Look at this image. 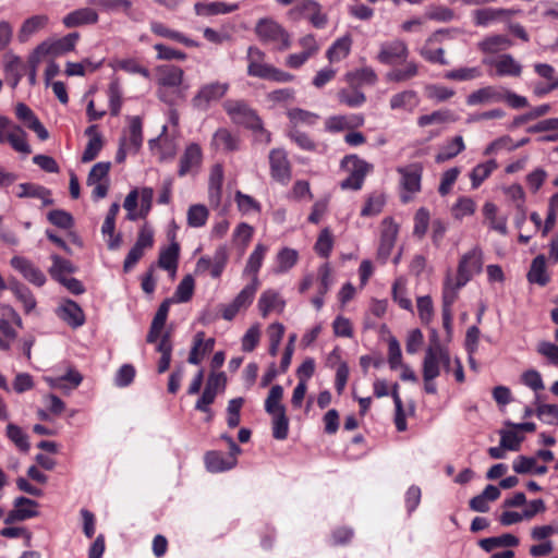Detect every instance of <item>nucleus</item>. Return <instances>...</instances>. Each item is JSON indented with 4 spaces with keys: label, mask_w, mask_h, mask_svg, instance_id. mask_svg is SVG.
I'll return each instance as SVG.
<instances>
[{
    "label": "nucleus",
    "mask_w": 558,
    "mask_h": 558,
    "mask_svg": "<svg viewBox=\"0 0 558 558\" xmlns=\"http://www.w3.org/2000/svg\"><path fill=\"white\" fill-rule=\"evenodd\" d=\"M424 167L421 162H412L403 167L397 168L400 174V185L403 190L401 201L408 203L413 195L421 191V181Z\"/></svg>",
    "instance_id": "obj_5"
},
{
    "label": "nucleus",
    "mask_w": 558,
    "mask_h": 558,
    "mask_svg": "<svg viewBox=\"0 0 558 558\" xmlns=\"http://www.w3.org/2000/svg\"><path fill=\"white\" fill-rule=\"evenodd\" d=\"M502 101V88L496 86H484L466 97L468 106L490 105Z\"/></svg>",
    "instance_id": "obj_19"
},
{
    "label": "nucleus",
    "mask_w": 558,
    "mask_h": 558,
    "mask_svg": "<svg viewBox=\"0 0 558 558\" xmlns=\"http://www.w3.org/2000/svg\"><path fill=\"white\" fill-rule=\"evenodd\" d=\"M7 143H9L17 153L24 155H29L32 153L31 146L26 142V133L19 125L11 128Z\"/></svg>",
    "instance_id": "obj_42"
},
{
    "label": "nucleus",
    "mask_w": 558,
    "mask_h": 558,
    "mask_svg": "<svg viewBox=\"0 0 558 558\" xmlns=\"http://www.w3.org/2000/svg\"><path fill=\"white\" fill-rule=\"evenodd\" d=\"M475 203L470 197H460L452 206L451 213L456 219H463L466 216H472L475 213Z\"/></svg>",
    "instance_id": "obj_58"
},
{
    "label": "nucleus",
    "mask_w": 558,
    "mask_h": 558,
    "mask_svg": "<svg viewBox=\"0 0 558 558\" xmlns=\"http://www.w3.org/2000/svg\"><path fill=\"white\" fill-rule=\"evenodd\" d=\"M265 53L257 47L247 49V74L253 77L267 80L272 65L265 63Z\"/></svg>",
    "instance_id": "obj_16"
},
{
    "label": "nucleus",
    "mask_w": 558,
    "mask_h": 558,
    "mask_svg": "<svg viewBox=\"0 0 558 558\" xmlns=\"http://www.w3.org/2000/svg\"><path fill=\"white\" fill-rule=\"evenodd\" d=\"M418 105V97L414 90H403L390 98V108L413 111Z\"/></svg>",
    "instance_id": "obj_34"
},
{
    "label": "nucleus",
    "mask_w": 558,
    "mask_h": 558,
    "mask_svg": "<svg viewBox=\"0 0 558 558\" xmlns=\"http://www.w3.org/2000/svg\"><path fill=\"white\" fill-rule=\"evenodd\" d=\"M143 123L140 117H130L129 118V137L126 138V143L130 149H133V153H137L143 143Z\"/></svg>",
    "instance_id": "obj_35"
},
{
    "label": "nucleus",
    "mask_w": 558,
    "mask_h": 558,
    "mask_svg": "<svg viewBox=\"0 0 558 558\" xmlns=\"http://www.w3.org/2000/svg\"><path fill=\"white\" fill-rule=\"evenodd\" d=\"M214 143L217 147L225 150H236L239 148L238 138L226 129H219L214 135Z\"/></svg>",
    "instance_id": "obj_54"
},
{
    "label": "nucleus",
    "mask_w": 558,
    "mask_h": 558,
    "mask_svg": "<svg viewBox=\"0 0 558 558\" xmlns=\"http://www.w3.org/2000/svg\"><path fill=\"white\" fill-rule=\"evenodd\" d=\"M15 114L19 120L37 134L39 140L46 141L49 137L47 129L28 106L23 102H19L15 107Z\"/></svg>",
    "instance_id": "obj_17"
},
{
    "label": "nucleus",
    "mask_w": 558,
    "mask_h": 558,
    "mask_svg": "<svg viewBox=\"0 0 558 558\" xmlns=\"http://www.w3.org/2000/svg\"><path fill=\"white\" fill-rule=\"evenodd\" d=\"M343 163L353 177L360 178L364 182V179L368 172L373 170V166L356 156L345 157Z\"/></svg>",
    "instance_id": "obj_44"
},
{
    "label": "nucleus",
    "mask_w": 558,
    "mask_h": 558,
    "mask_svg": "<svg viewBox=\"0 0 558 558\" xmlns=\"http://www.w3.org/2000/svg\"><path fill=\"white\" fill-rule=\"evenodd\" d=\"M194 287L195 282L192 275L184 276L174 292L177 301L181 303L190 301L194 292Z\"/></svg>",
    "instance_id": "obj_63"
},
{
    "label": "nucleus",
    "mask_w": 558,
    "mask_h": 558,
    "mask_svg": "<svg viewBox=\"0 0 558 558\" xmlns=\"http://www.w3.org/2000/svg\"><path fill=\"white\" fill-rule=\"evenodd\" d=\"M527 280L531 283H537L541 287H544L549 282L550 277L546 270V259L544 255H537L533 259L527 272Z\"/></svg>",
    "instance_id": "obj_27"
},
{
    "label": "nucleus",
    "mask_w": 558,
    "mask_h": 558,
    "mask_svg": "<svg viewBox=\"0 0 558 558\" xmlns=\"http://www.w3.org/2000/svg\"><path fill=\"white\" fill-rule=\"evenodd\" d=\"M148 145L153 151L158 154L161 161L172 159L175 155V146L169 141H163L160 144V137L150 140Z\"/></svg>",
    "instance_id": "obj_56"
},
{
    "label": "nucleus",
    "mask_w": 558,
    "mask_h": 558,
    "mask_svg": "<svg viewBox=\"0 0 558 558\" xmlns=\"http://www.w3.org/2000/svg\"><path fill=\"white\" fill-rule=\"evenodd\" d=\"M514 14L511 9L484 8L472 12L473 22L476 26L486 27L504 17H510Z\"/></svg>",
    "instance_id": "obj_20"
},
{
    "label": "nucleus",
    "mask_w": 558,
    "mask_h": 558,
    "mask_svg": "<svg viewBox=\"0 0 558 558\" xmlns=\"http://www.w3.org/2000/svg\"><path fill=\"white\" fill-rule=\"evenodd\" d=\"M351 46L352 37L350 35L338 38L327 50L326 57L331 63L339 62L349 56Z\"/></svg>",
    "instance_id": "obj_31"
},
{
    "label": "nucleus",
    "mask_w": 558,
    "mask_h": 558,
    "mask_svg": "<svg viewBox=\"0 0 558 558\" xmlns=\"http://www.w3.org/2000/svg\"><path fill=\"white\" fill-rule=\"evenodd\" d=\"M282 398L283 388L280 385L272 386L265 400V411L270 415L286 411L284 405L281 403Z\"/></svg>",
    "instance_id": "obj_39"
},
{
    "label": "nucleus",
    "mask_w": 558,
    "mask_h": 558,
    "mask_svg": "<svg viewBox=\"0 0 558 558\" xmlns=\"http://www.w3.org/2000/svg\"><path fill=\"white\" fill-rule=\"evenodd\" d=\"M153 245L154 231L148 225H144L138 231L135 244L132 246L124 259L123 270L129 272L143 257L145 251L151 248Z\"/></svg>",
    "instance_id": "obj_7"
},
{
    "label": "nucleus",
    "mask_w": 558,
    "mask_h": 558,
    "mask_svg": "<svg viewBox=\"0 0 558 558\" xmlns=\"http://www.w3.org/2000/svg\"><path fill=\"white\" fill-rule=\"evenodd\" d=\"M97 21L98 14L90 8L76 9L66 14L62 20L64 26L69 28L95 24Z\"/></svg>",
    "instance_id": "obj_24"
},
{
    "label": "nucleus",
    "mask_w": 558,
    "mask_h": 558,
    "mask_svg": "<svg viewBox=\"0 0 558 558\" xmlns=\"http://www.w3.org/2000/svg\"><path fill=\"white\" fill-rule=\"evenodd\" d=\"M209 211L206 206L201 204L191 205L187 209L186 221L192 228L204 227L208 220Z\"/></svg>",
    "instance_id": "obj_43"
},
{
    "label": "nucleus",
    "mask_w": 558,
    "mask_h": 558,
    "mask_svg": "<svg viewBox=\"0 0 558 558\" xmlns=\"http://www.w3.org/2000/svg\"><path fill=\"white\" fill-rule=\"evenodd\" d=\"M49 23V17L46 14H37L26 19L17 33V39L21 43H26L32 36L44 29Z\"/></svg>",
    "instance_id": "obj_23"
},
{
    "label": "nucleus",
    "mask_w": 558,
    "mask_h": 558,
    "mask_svg": "<svg viewBox=\"0 0 558 558\" xmlns=\"http://www.w3.org/2000/svg\"><path fill=\"white\" fill-rule=\"evenodd\" d=\"M483 63L493 66L498 76L519 77L522 74V64L510 53H504L495 59H484Z\"/></svg>",
    "instance_id": "obj_13"
},
{
    "label": "nucleus",
    "mask_w": 558,
    "mask_h": 558,
    "mask_svg": "<svg viewBox=\"0 0 558 558\" xmlns=\"http://www.w3.org/2000/svg\"><path fill=\"white\" fill-rule=\"evenodd\" d=\"M195 13L199 16H211L227 14L238 10V4H228L225 2H197L194 5Z\"/></svg>",
    "instance_id": "obj_28"
},
{
    "label": "nucleus",
    "mask_w": 558,
    "mask_h": 558,
    "mask_svg": "<svg viewBox=\"0 0 558 558\" xmlns=\"http://www.w3.org/2000/svg\"><path fill=\"white\" fill-rule=\"evenodd\" d=\"M214 345V338L205 340V333L203 331L196 332L187 362L193 365H198L204 356L213 351Z\"/></svg>",
    "instance_id": "obj_22"
},
{
    "label": "nucleus",
    "mask_w": 558,
    "mask_h": 558,
    "mask_svg": "<svg viewBox=\"0 0 558 558\" xmlns=\"http://www.w3.org/2000/svg\"><path fill=\"white\" fill-rule=\"evenodd\" d=\"M271 416L274 438L278 440H284L289 433V420L287 417L286 411H281V413H277Z\"/></svg>",
    "instance_id": "obj_59"
},
{
    "label": "nucleus",
    "mask_w": 558,
    "mask_h": 558,
    "mask_svg": "<svg viewBox=\"0 0 558 558\" xmlns=\"http://www.w3.org/2000/svg\"><path fill=\"white\" fill-rule=\"evenodd\" d=\"M462 287L458 286V274L453 276L452 271L448 270L442 287V303L453 304Z\"/></svg>",
    "instance_id": "obj_41"
},
{
    "label": "nucleus",
    "mask_w": 558,
    "mask_h": 558,
    "mask_svg": "<svg viewBox=\"0 0 558 558\" xmlns=\"http://www.w3.org/2000/svg\"><path fill=\"white\" fill-rule=\"evenodd\" d=\"M392 298L401 308L412 311V302L407 296L405 280L403 278L395 280L392 286Z\"/></svg>",
    "instance_id": "obj_50"
},
{
    "label": "nucleus",
    "mask_w": 558,
    "mask_h": 558,
    "mask_svg": "<svg viewBox=\"0 0 558 558\" xmlns=\"http://www.w3.org/2000/svg\"><path fill=\"white\" fill-rule=\"evenodd\" d=\"M496 168L497 162L494 159H490L483 163H478L476 167H474L470 174L472 186L474 189L478 187L482 184V182L485 179H487Z\"/></svg>",
    "instance_id": "obj_46"
},
{
    "label": "nucleus",
    "mask_w": 558,
    "mask_h": 558,
    "mask_svg": "<svg viewBox=\"0 0 558 558\" xmlns=\"http://www.w3.org/2000/svg\"><path fill=\"white\" fill-rule=\"evenodd\" d=\"M456 119L451 111L449 110H437L432 112L430 114H424L421 116L417 119V124L422 128L430 125V124H438V123H447V122H453Z\"/></svg>",
    "instance_id": "obj_49"
},
{
    "label": "nucleus",
    "mask_w": 558,
    "mask_h": 558,
    "mask_svg": "<svg viewBox=\"0 0 558 558\" xmlns=\"http://www.w3.org/2000/svg\"><path fill=\"white\" fill-rule=\"evenodd\" d=\"M408 54L409 49L407 44L400 39H395L380 45L377 59L379 62L390 65L404 61Z\"/></svg>",
    "instance_id": "obj_14"
},
{
    "label": "nucleus",
    "mask_w": 558,
    "mask_h": 558,
    "mask_svg": "<svg viewBox=\"0 0 558 558\" xmlns=\"http://www.w3.org/2000/svg\"><path fill=\"white\" fill-rule=\"evenodd\" d=\"M38 502L26 498V497H17L14 500L13 509L8 513L4 519L5 524H12L14 522L25 521L27 519H32L37 517L38 513Z\"/></svg>",
    "instance_id": "obj_12"
},
{
    "label": "nucleus",
    "mask_w": 558,
    "mask_h": 558,
    "mask_svg": "<svg viewBox=\"0 0 558 558\" xmlns=\"http://www.w3.org/2000/svg\"><path fill=\"white\" fill-rule=\"evenodd\" d=\"M229 89L228 83L211 82L202 86L192 99L194 108L207 110L213 101L221 99Z\"/></svg>",
    "instance_id": "obj_9"
},
{
    "label": "nucleus",
    "mask_w": 558,
    "mask_h": 558,
    "mask_svg": "<svg viewBox=\"0 0 558 558\" xmlns=\"http://www.w3.org/2000/svg\"><path fill=\"white\" fill-rule=\"evenodd\" d=\"M284 305L283 299L274 290L264 291L258 300V310L263 317H267L270 312L282 313Z\"/></svg>",
    "instance_id": "obj_25"
},
{
    "label": "nucleus",
    "mask_w": 558,
    "mask_h": 558,
    "mask_svg": "<svg viewBox=\"0 0 558 558\" xmlns=\"http://www.w3.org/2000/svg\"><path fill=\"white\" fill-rule=\"evenodd\" d=\"M9 289L14 296L23 304L24 312L29 314L35 310L37 302L32 291L21 282L14 280L10 282Z\"/></svg>",
    "instance_id": "obj_29"
},
{
    "label": "nucleus",
    "mask_w": 558,
    "mask_h": 558,
    "mask_svg": "<svg viewBox=\"0 0 558 558\" xmlns=\"http://www.w3.org/2000/svg\"><path fill=\"white\" fill-rule=\"evenodd\" d=\"M50 258L52 260V265L49 268V274L52 279L60 281L65 278L64 274H73L75 271V267L70 260L64 259L57 254H52Z\"/></svg>",
    "instance_id": "obj_40"
},
{
    "label": "nucleus",
    "mask_w": 558,
    "mask_h": 558,
    "mask_svg": "<svg viewBox=\"0 0 558 558\" xmlns=\"http://www.w3.org/2000/svg\"><path fill=\"white\" fill-rule=\"evenodd\" d=\"M270 174L277 182L287 185L291 180V165L286 150L271 149L269 153Z\"/></svg>",
    "instance_id": "obj_10"
},
{
    "label": "nucleus",
    "mask_w": 558,
    "mask_h": 558,
    "mask_svg": "<svg viewBox=\"0 0 558 558\" xmlns=\"http://www.w3.org/2000/svg\"><path fill=\"white\" fill-rule=\"evenodd\" d=\"M398 225H396L392 219L386 218L383 221V231L380 236V244L378 247V256L386 260L395 246L397 235H398Z\"/></svg>",
    "instance_id": "obj_21"
},
{
    "label": "nucleus",
    "mask_w": 558,
    "mask_h": 558,
    "mask_svg": "<svg viewBox=\"0 0 558 558\" xmlns=\"http://www.w3.org/2000/svg\"><path fill=\"white\" fill-rule=\"evenodd\" d=\"M482 76V70L478 66L472 68H460L456 70L448 71L445 74L447 80L452 81H472Z\"/></svg>",
    "instance_id": "obj_57"
},
{
    "label": "nucleus",
    "mask_w": 558,
    "mask_h": 558,
    "mask_svg": "<svg viewBox=\"0 0 558 558\" xmlns=\"http://www.w3.org/2000/svg\"><path fill=\"white\" fill-rule=\"evenodd\" d=\"M500 435V445L510 451L520 450L521 442L523 441V436H520L513 429H501L499 430Z\"/></svg>",
    "instance_id": "obj_62"
},
{
    "label": "nucleus",
    "mask_w": 558,
    "mask_h": 558,
    "mask_svg": "<svg viewBox=\"0 0 558 558\" xmlns=\"http://www.w3.org/2000/svg\"><path fill=\"white\" fill-rule=\"evenodd\" d=\"M483 254L478 247L465 253L458 265V286H465L474 275L481 272Z\"/></svg>",
    "instance_id": "obj_8"
},
{
    "label": "nucleus",
    "mask_w": 558,
    "mask_h": 558,
    "mask_svg": "<svg viewBox=\"0 0 558 558\" xmlns=\"http://www.w3.org/2000/svg\"><path fill=\"white\" fill-rule=\"evenodd\" d=\"M203 154L198 144L191 143L186 146L184 153L180 157L179 177H185L189 173L196 171L202 163Z\"/></svg>",
    "instance_id": "obj_15"
},
{
    "label": "nucleus",
    "mask_w": 558,
    "mask_h": 558,
    "mask_svg": "<svg viewBox=\"0 0 558 558\" xmlns=\"http://www.w3.org/2000/svg\"><path fill=\"white\" fill-rule=\"evenodd\" d=\"M184 71L177 65L168 64L158 68V98L166 102H173V95H180V87L183 85Z\"/></svg>",
    "instance_id": "obj_2"
},
{
    "label": "nucleus",
    "mask_w": 558,
    "mask_h": 558,
    "mask_svg": "<svg viewBox=\"0 0 558 558\" xmlns=\"http://www.w3.org/2000/svg\"><path fill=\"white\" fill-rule=\"evenodd\" d=\"M60 319L73 328L81 327L85 323V315L80 305L72 300H64L57 310Z\"/></svg>",
    "instance_id": "obj_18"
},
{
    "label": "nucleus",
    "mask_w": 558,
    "mask_h": 558,
    "mask_svg": "<svg viewBox=\"0 0 558 558\" xmlns=\"http://www.w3.org/2000/svg\"><path fill=\"white\" fill-rule=\"evenodd\" d=\"M287 114L294 126L300 124L313 125L319 118L318 114L300 108L290 109Z\"/></svg>",
    "instance_id": "obj_55"
},
{
    "label": "nucleus",
    "mask_w": 558,
    "mask_h": 558,
    "mask_svg": "<svg viewBox=\"0 0 558 558\" xmlns=\"http://www.w3.org/2000/svg\"><path fill=\"white\" fill-rule=\"evenodd\" d=\"M433 343L427 348L422 365L423 379H435L440 375L442 366L447 372L451 367V357L439 341L436 331H433Z\"/></svg>",
    "instance_id": "obj_1"
},
{
    "label": "nucleus",
    "mask_w": 558,
    "mask_h": 558,
    "mask_svg": "<svg viewBox=\"0 0 558 558\" xmlns=\"http://www.w3.org/2000/svg\"><path fill=\"white\" fill-rule=\"evenodd\" d=\"M299 254L295 250L284 247L277 254V267L275 272L282 274L291 269L298 262Z\"/></svg>",
    "instance_id": "obj_45"
},
{
    "label": "nucleus",
    "mask_w": 558,
    "mask_h": 558,
    "mask_svg": "<svg viewBox=\"0 0 558 558\" xmlns=\"http://www.w3.org/2000/svg\"><path fill=\"white\" fill-rule=\"evenodd\" d=\"M7 436L20 450L24 452L29 450L28 436L17 425L9 424L7 426Z\"/></svg>",
    "instance_id": "obj_52"
},
{
    "label": "nucleus",
    "mask_w": 558,
    "mask_h": 558,
    "mask_svg": "<svg viewBox=\"0 0 558 558\" xmlns=\"http://www.w3.org/2000/svg\"><path fill=\"white\" fill-rule=\"evenodd\" d=\"M267 333L270 342L269 353L270 355L276 356L284 335V326L280 323H274L268 327Z\"/></svg>",
    "instance_id": "obj_60"
},
{
    "label": "nucleus",
    "mask_w": 558,
    "mask_h": 558,
    "mask_svg": "<svg viewBox=\"0 0 558 558\" xmlns=\"http://www.w3.org/2000/svg\"><path fill=\"white\" fill-rule=\"evenodd\" d=\"M157 351L161 354L158 362L157 372L162 374L168 371L171 363L172 342L169 332H165L162 335L160 342L157 345Z\"/></svg>",
    "instance_id": "obj_38"
},
{
    "label": "nucleus",
    "mask_w": 558,
    "mask_h": 558,
    "mask_svg": "<svg viewBox=\"0 0 558 558\" xmlns=\"http://www.w3.org/2000/svg\"><path fill=\"white\" fill-rule=\"evenodd\" d=\"M78 38L80 35L77 33H70L58 40L44 41L36 48L32 59L34 62H38L40 58L45 56L57 57L72 51Z\"/></svg>",
    "instance_id": "obj_6"
},
{
    "label": "nucleus",
    "mask_w": 558,
    "mask_h": 558,
    "mask_svg": "<svg viewBox=\"0 0 558 558\" xmlns=\"http://www.w3.org/2000/svg\"><path fill=\"white\" fill-rule=\"evenodd\" d=\"M465 148L463 137L461 135L454 136L448 141L438 151L435 157L436 162L441 163L457 157Z\"/></svg>",
    "instance_id": "obj_33"
},
{
    "label": "nucleus",
    "mask_w": 558,
    "mask_h": 558,
    "mask_svg": "<svg viewBox=\"0 0 558 558\" xmlns=\"http://www.w3.org/2000/svg\"><path fill=\"white\" fill-rule=\"evenodd\" d=\"M535 413L544 423L555 426L558 425V405L538 403Z\"/></svg>",
    "instance_id": "obj_61"
},
{
    "label": "nucleus",
    "mask_w": 558,
    "mask_h": 558,
    "mask_svg": "<svg viewBox=\"0 0 558 558\" xmlns=\"http://www.w3.org/2000/svg\"><path fill=\"white\" fill-rule=\"evenodd\" d=\"M258 284V278H253L252 283L242 289L232 303L240 310L247 307L254 299Z\"/></svg>",
    "instance_id": "obj_53"
},
{
    "label": "nucleus",
    "mask_w": 558,
    "mask_h": 558,
    "mask_svg": "<svg viewBox=\"0 0 558 558\" xmlns=\"http://www.w3.org/2000/svg\"><path fill=\"white\" fill-rule=\"evenodd\" d=\"M180 246L177 242H172L168 247L160 251L158 266L165 270L175 274L178 268Z\"/></svg>",
    "instance_id": "obj_32"
},
{
    "label": "nucleus",
    "mask_w": 558,
    "mask_h": 558,
    "mask_svg": "<svg viewBox=\"0 0 558 558\" xmlns=\"http://www.w3.org/2000/svg\"><path fill=\"white\" fill-rule=\"evenodd\" d=\"M255 34L262 43L272 45L280 51L291 46L289 33L272 19H260L256 23Z\"/></svg>",
    "instance_id": "obj_3"
},
{
    "label": "nucleus",
    "mask_w": 558,
    "mask_h": 558,
    "mask_svg": "<svg viewBox=\"0 0 558 558\" xmlns=\"http://www.w3.org/2000/svg\"><path fill=\"white\" fill-rule=\"evenodd\" d=\"M47 219L50 223L61 229H71L74 225L73 217L70 213L62 209H54L48 213Z\"/></svg>",
    "instance_id": "obj_64"
},
{
    "label": "nucleus",
    "mask_w": 558,
    "mask_h": 558,
    "mask_svg": "<svg viewBox=\"0 0 558 558\" xmlns=\"http://www.w3.org/2000/svg\"><path fill=\"white\" fill-rule=\"evenodd\" d=\"M266 252H267V246L262 243H258L255 246L254 251L251 253L244 271L247 274H252L253 278L257 277V272H258L259 268L262 267Z\"/></svg>",
    "instance_id": "obj_47"
},
{
    "label": "nucleus",
    "mask_w": 558,
    "mask_h": 558,
    "mask_svg": "<svg viewBox=\"0 0 558 558\" xmlns=\"http://www.w3.org/2000/svg\"><path fill=\"white\" fill-rule=\"evenodd\" d=\"M10 265L13 269L19 271L29 283L36 287H43L45 284V274L26 257L13 256L10 260Z\"/></svg>",
    "instance_id": "obj_11"
},
{
    "label": "nucleus",
    "mask_w": 558,
    "mask_h": 558,
    "mask_svg": "<svg viewBox=\"0 0 558 558\" xmlns=\"http://www.w3.org/2000/svg\"><path fill=\"white\" fill-rule=\"evenodd\" d=\"M223 108L236 123L258 130L265 136V142H270V133L264 130L262 120L245 102L241 100H227L223 104Z\"/></svg>",
    "instance_id": "obj_4"
},
{
    "label": "nucleus",
    "mask_w": 558,
    "mask_h": 558,
    "mask_svg": "<svg viewBox=\"0 0 558 558\" xmlns=\"http://www.w3.org/2000/svg\"><path fill=\"white\" fill-rule=\"evenodd\" d=\"M347 81L352 85H373L377 81V75L371 68H363L348 73Z\"/></svg>",
    "instance_id": "obj_51"
},
{
    "label": "nucleus",
    "mask_w": 558,
    "mask_h": 558,
    "mask_svg": "<svg viewBox=\"0 0 558 558\" xmlns=\"http://www.w3.org/2000/svg\"><path fill=\"white\" fill-rule=\"evenodd\" d=\"M418 73V66L414 62H408L403 69H393L387 73V81L389 82H407Z\"/></svg>",
    "instance_id": "obj_48"
},
{
    "label": "nucleus",
    "mask_w": 558,
    "mask_h": 558,
    "mask_svg": "<svg viewBox=\"0 0 558 558\" xmlns=\"http://www.w3.org/2000/svg\"><path fill=\"white\" fill-rule=\"evenodd\" d=\"M480 547L485 551H492L497 547H514L519 545V538L512 534L483 538L478 542Z\"/></svg>",
    "instance_id": "obj_36"
},
{
    "label": "nucleus",
    "mask_w": 558,
    "mask_h": 558,
    "mask_svg": "<svg viewBox=\"0 0 558 558\" xmlns=\"http://www.w3.org/2000/svg\"><path fill=\"white\" fill-rule=\"evenodd\" d=\"M168 312H169V301L166 300L165 302H162L160 304L158 311L156 312V314L153 318L150 329H149L147 338H146V341L148 343L156 342L157 339L160 337L161 330L163 329L167 317H168Z\"/></svg>",
    "instance_id": "obj_26"
},
{
    "label": "nucleus",
    "mask_w": 558,
    "mask_h": 558,
    "mask_svg": "<svg viewBox=\"0 0 558 558\" xmlns=\"http://www.w3.org/2000/svg\"><path fill=\"white\" fill-rule=\"evenodd\" d=\"M511 40L505 35H490L477 44V48L484 53H497L511 47Z\"/></svg>",
    "instance_id": "obj_30"
},
{
    "label": "nucleus",
    "mask_w": 558,
    "mask_h": 558,
    "mask_svg": "<svg viewBox=\"0 0 558 558\" xmlns=\"http://www.w3.org/2000/svg\"><path fill=\"white\" fill-rule=\"evenodd\" d=\"M205 462L208 471L223 472L232 469L236 461L234 459H226L221 452L210 451L205 456Z\"/></svg>",
    "instance_id": "obj_37"
}]
</instances>
